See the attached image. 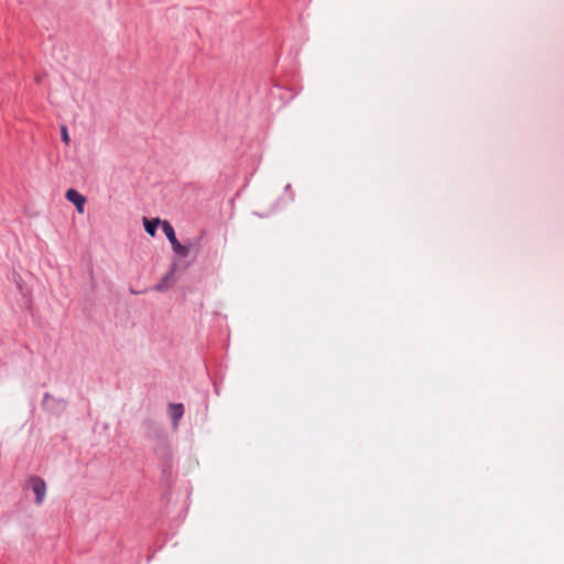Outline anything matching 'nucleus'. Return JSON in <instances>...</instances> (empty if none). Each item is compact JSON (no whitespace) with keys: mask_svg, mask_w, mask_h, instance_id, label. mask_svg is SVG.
<instances>
[{"mask_svg":"<svg viewBox=\"0 0 564 564\" xmlns=\"http://www.w3.org/2000/svg\"><path fill=\"white\" fill-rule=\"evenodd\" d=\"M65 197L76 206V209L79 214H84L86 204V197L84 195L74 188H69L67 189Z\"/></svg>","mask_w":564,"mask_h":564,"instance_id":"3","label":"nucleus"},{"mask_svg":"<svg viewBox=\"0 0 564 564\" xmlns=\"http://www.w3.org/2000/svg\"><path fill=\"white\" fill-rule=\"evenodd\" d=\"M162 230L170 241L173 251L178 256L186 258L189 254V249L177 240L174 228L167 220L162 221Z\"/></svg>","mask_w":564,"mask_h":564,"instance_id":"1","label":"nucleus"},{"mask_svg":"<svg viewBox=\"0 0 564 564\" xmlns=\"http://www.w3.org/2000/svg\"><path fill=\"white\" fill-rule=\"evenodd\" d=\"M162 221L160 218H153V219H148V218H143V225H144V229L145 231L151 236V237H154L155 234H156V228L159 225L162 226Z\"/></svg>","mask_w":564,"mask_h":564,"instance_id":"5","label":"nucleus"},{"mask_svg":"<svg viewBox=\"0 0 564 564\" xmlns=\"http://www.w3.org/2000/svg\"><path fill=\"white\" fill-rule=\"evenodd\" d=\"M29 484H30L32 491L35 495V503L41 505L44 501L45 495H46L45 481L40 477H32L29 480Z\"/></svg>","mask_w":564,"mask_h":564,"instance_id":"2","label":"nucleus"},{"mask_svg":"<svg viewBox=\"0 0 564 564\" xmlns=\"http://www.w3.org/2000/svg\"><path fill=\"white\" fill-rule=\"evenodd\" d=\"M175 280L176 279L174 276V269H171L162 279V281L154 286V290L163 292L167 290L175 282Z\"/></svg>","mask_w":564,"mask_h":564,"instance_id":"4","label":"nucleus"},{"mask_svg":"<svg viewBox=\"0 0 564 564\" xmlns=\"http://www.w3.org/2000/svg\"><path fill=\"white\" fill-rule=\"evenodd\" d=\"M61 132H62V140H63V142L65 144H68L69 143V135H68L67 128L65 126H62Z\"/></svg>","mask_w":564,"mask_h":564,"instance_id":"7","label":"nucleus"},{"mask_svg":"<svg viewBox=\"0 0 564 564\" xmlns=\"http://www.w3.org/2000/svg\"><path fill=\"white\" fill-rule=\"evenodd\" d=\"M184 413L183 404H171L170 405V414L174 421V426H177L180 419Z\"/></svg>","mask_w":564,"mask_h":564,"instance_id":"6","label":"nucleus"}]
</instances>
